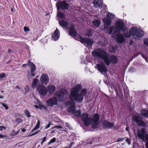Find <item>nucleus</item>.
I'll list each match as a JSON object with an SVG mask.
<instances>
[{
    "label": "nucleus",
    "instance_id": "obj_1",
    "mask_svg": "<svg viewBox=\"0 0 148 148\" xmlns=\"http://www.w3.org/2000/svg\"><path fill=\"white\" fill-rule=\"evenodd\" d=\"M81 88V85L78 84L71 90L70 93L69 95V98L70 100L72 101V103L74 105L75 104V101L79 103L82 102L84 99V96H85L86 94L87 90L84 88L81 90L80 93H79Z\"/></svg>",
    "mask_w": 148,
    "mask_h": 148
},
{
    "label": "nucleus",
    "instance_id": "obj_2",
    "mask_svg": "<svg viewBox=\"0 0 148 148\" xmlns=\"http://www.w3.org/2000/svg\"><path fill=\"white\" fill-rule=\"evenodd\" d=\"M68 92L65 89H62L59 91H56L55 97L48 99L46 102L47 104L49 106H53L57 104V101L62 100L66 95L67 94Z\"/></svg>",
    "mask_w": 148,
    "mask_h": 148
},
{
    "label": "nucleus",
    "instance_id": "obj_3",
    "mask_svg": "<svg viewBox=\"0 0 148 148\" xmlns=\"http://www.w3.org/2000/svg\"><path fill=\"white\" fill-rule=\"evenodd\" d=\"M121 32H123V34L125 37L129 38L131 36H132L136 40L139 39L144 34V32L141 29L138 28L136 27L131 28L129 32L126 31V29H124V31Z\"/></svg>",
    "mask_w": 148,
    "mask_h": 148
},
{
    "label": "nucleus",
    "instance_id": "obj_4",
    "mask_svg": "<svg viewBox=\"0 0 148 148\" xmlns=\"http://www.w3.org/2000/svg\"><path fill=\"white\" fill-rule=\"evenodd\" d=\"M88 116V114L87 113L83 114L81 116V119L84 122L85 125L89 126L91 123L93 128H97L99 124V115L97 114H95L92 119L89 118Z\"/></svg>",
    "mask_w": 148,
    "mask_h": 148
},
{
    "label": "nucleus",
    "instance_id": "obj_5",
    "mask_svg": "<svg viewBox=\"0 0 148 148\" xmlns=\"http://www.w3.org/2000/svg\"><path fill=\"white\" fill-rule=\"evenodd\" d=\"M92 54L94 57L103 59L107 65L110 64L109 55L104 49L100 48L96 49L92 52Z\"/></svg>",
    "mask_w": 148,
    "mask_h": 148
},
{
    "label": "nucleus",
    "instance_id": "obj_6",
    "mask_svg": "<svg viewBox=\"0 0 148 148\" xmlns=\"http://www.w3.org/2000/svg\"><path fill=\"white\" fill-rule=\"evenodd\" d=\"M72 101L70 100L69 101H67L66 103V105L68 106L70 105L71 106L68 109V111L74 114L76 116H79L81 114L80 111L79 110L77 111L75 110V106L76 103L75 102V104L74 105L73 103H72Z\"/></svg>",
    "mask_w": 148,
    "mask_h": 148
},
{
    "label": "nucleus",
    "instance_id": "obj_7",
    "mask_svg": "<svg viewBox=\"0 0 148 148\" xmlns=\"http://www.w3.org/2000/svg\"><path fill=\"white\" fill-rule=\"evenodd\" d=\"M138 137L144 142L148 140V134L144 128H142L138 130L137 133Z\"/></svg>",
    "mask_w": 148,
    "mask_h": 148
},
{
    "label": "nucleus",
    "instance_id": "obj_8",
    "mask_svg": "<svg viewBox=\"0 0 148 148\" xmlns=\"http://www.w3.org/2000/svg\"><path fill=\"white\" fill-rule=\"evenodd\" d=\"M28 65L31 69L30 72L28 71V77H30L31 75V76L33 77H34L36 73L35 72V71L36 70V66L35 64L32 62H31L29 61L28 63L27 64H24L23 65V67H25Z\"/></svg>",
    "mask_w": 148,
    "mask_h": 148
},
{
    "label": "nucleus",
    "instance_id": "obj_9",
    "mask_svg": "<svg viewBox=\"0 0 148 148\" xmlns=\"http://www.w3.org/2000/svg\"><path fill=\"white\" fill-rule=\"evenodd\" d=\"M69 6V4L66 3L65 0L62 1H60L56 3V6L58 10L60 9L62 10L67 9Z\"/></svg>",
    "mask_w": 148,
    "mask_h": 148
},
{
    "label": "nucleus",
    "instance_id": "obj_10",
    "mask_svg": "<svg viewBox=\"0 0 148 148\" xmlns=\"http://www.w3.org/2000/svg\"><path fill=\"white\" fill-rule=\"evenodd\" d=\"M115 25L116 29L120 31H124V29H126V28L123 20L119 19L115 23Z\"/></svg>",
    "mask_w": 148,
    "mask_h": 148
},
{
    "label": "nucleus",
    "instance_id": "obj_11",
    "mask_svg": "<svg viewBox=\"0 0 148 148\" xmlns=\"http://www.w3.org/2000/svg\"><path fill=\"white\" fill-rule=\"evenodd\" d=\"M36 88L39 93L42 95L45 96L47 93V88L44 86L40 84Z\"/></svg>",
    "mask_w": 148,
    "mask_h": 148
},
{
    "label": "nucleus",
    "instance_id": "obj_12",
    "mask_svg": "<svg viewBox=\"0 0 148 148\" xmlns=\"http://www.w3.org/2000/svg\"><path fill=\"white\" fill-rule=\"evenodd\" d=\"M133 119L134 121L136 122L140 126L145 127L146 125L145 123L142 121V118L138 116H134Z\"/></svg>",
    "mask_w": 148,
    "mask_h": 148
},
{
    "label": "nucleus",
    "instance_id": "obj_13",
    "mask_svg": "<svg viewBox=\"0 0 148 148\" xmlns=\"http://www.w3.org/2000/svg\"><path fill=\"white\" fill-rule=\"evenodd\" d=\"M96 68L101 73H106L108 71V69L107 67L103 63L101 64H98L96 65Z\"/></svg>",
    "mask_w": 148,
    "mask_h": 148
},
{
    "label": "nucleus",
    "instance_id": "obj_14",
    "mask_svg": "<svg viewBox=\"0 0 148 148\" xmlns=\"http://www.w3.org/2000/svg\"><path fill=\"white\" fill-rule=\"evenodd\" d=\"M80 41L81 42L84 44H86L89 46H92L93 42V40L91 39H86L82 37H80Z\"/></svg>",
    "mask_w": 148,
    "mask_h": 148
},
{
    "label": "nucleus",
    "instance_id": "obj_15",
    "mask_svg": "<svg viewBox=\"0 0 148 148\" xmlns=\"http://www.w3.org/2000/svg\"><path fill=\"white\" fill-rule=\"evenodd\" d=\"M40 81L42 84H47L49 81V78L47 74H43L41 75Z\"/></svg>",
    "mask_w": 148,
    "mask_h": 148
},
{
    "label": "nucleus",
    "instance_id": "obj_16",
    "mask_svg": "<svg viewBox=\"0 0 148 148\" xmlns=\"http://www.w3.org/2000/svg\"><path fill=\"white\" fill-rule=\"evenodd\" d=\"M116 35V41L118 43H121L125 41L123 36L121 34H119V32L118 34Z\"/></svg>",
    "mask_w": 148,
    "mask_h": 148
},
{
    "label": "nucleus",
    "instance_id": "obj_17",
    "mask_svg": "<svg viewBox=\"0 0 148 148\" xmlns=\"http://www.w3.org/2000/svg\"><path fill=\"white\" fill-rule=\"evenodd\" d=\"M94 6L96 8H101L103 5L102 0H95L93 2Z\"/></svg>",
    "mask_w": 148,
    "mask_h": 148
},
{
    "label": "nucleus",
    "instance_id": "obj_18",
    "mask_svg": "<svg viewBox=\"0 0 148 148\" xmlns=\"http://www.w3.org/2000/svg\"><path fill=\"white\" fill-rule=\"evenodd\" d=\"M104 126L106 128H111L114 125V123L110 122L107 121H105L103 123Z\"/></svg>",
    "mask_w": 148,
    "mask_h": 148
},
{
    "label": "nucleus",
    "instance_id": "obj_19",
    "mask_svg": "<svg viewBox=\"0 0 148 148\" xmlns=\"http://www.w3.org/2000/svg\"><path fill=\"white\" fill-rule=\"evenodd\" d=\"M59 31L58 29H57L54 32L52 35V37L53 40L56 41L60 37V35L58 34Z\"/></svg>",
    "mask_w": 148,
    "mask_h": 148
},
{
    "label": "nucleus",
    "instance_id": "obj_20",
    "mask_svg": "<svg viewBox=\"0 0 148 148\" xmlns=\"http://www.w3.org/2000/svg\"><path fill=\"white\" fill-rule=\"evenodd\" d=\"M47 91L50 94L53 93L56 90L55 86L53 85H49L47 87Z\"/></svg>",
    "mask_w": 148,
    "mask_h": 148
},
{
    "label": "nucleus",
    "instance_id": "obj_21",
    "mask_svg": "<svg viewBox=\"0 0 148 148\" xmlns=\"http://www.w3.org/2000/svg\"><path fill=\"white\" fill-rule=\"evenodd\" d=\"M58 21L60 25L63 27H67L68 25V22L64 20H62L60 21L59 20Z\"/></svg>",
    "mask_w": 148,
    "mask_h": 148
},
{
    "label": "nucleus",
    "instance_id": "obj_22",
    "mask_svg": "<svg viewBox=\"0 0 148 148\" xmlns=\"http://www.w3.org/2000/svg\"><path fill=\"white\" fill-rule=\"evenodd\" d=\"M109 60L110 62H111L114 64H116L118 62V60L117 57L114 56H110V59L109 58Z\"/></svg>",
    "mask_w": 148,
    "mask_h": 148
},
{
    "label": "nucleus",
    "instance_id": "obj_23",
    "mask_svg": "<svg viewBox=\"0 0 148 148\" xmlns=\"http://www.w3.org/2000/svg\"><path fill=\"white\" fill-rule=\"evenodd\" d=\"M69 34L72 37H75L77 36V33L75 29L72 27L70 30Z\"/></svg>",
    "mask_w": 148,
    "mask_h": 148
},
{
    "label": "nucleus",
    "instance_id": "obj_24",
    "mask_svg": "<svg viewBox=\"0 0 148 148\" xmlns=\"http://www.w3.org/2000/svg\"><path fill=\"white\" fill-rule=\"evenodd\" d=\"M39 82V80L37 78L34 79L32 84V86L33 88H34L36 86L37 83Z\"/></svg>",
    "mask_w": 148,
    "mask_h": 148
},
{
    "label": "nucleus",
    "instance_id": "obj_25",
    "mask_svg": "<svg viewBox=\"0 0 148 148\" xmlns=\"http://www.w3.org/2000/svg\"><path fill=\"white\" fill-rule=\"evenodd\" d=\"M141 114L146 117L148 118V110H143L140 112Z\"/></svg>",
    "mask_w": 148,
    "mask_h": 148
},
{
    "label": "nucleus",
    "instance_id": "obj_26",
    "mask_svg": "<svg viewBox=\"0 0 148 148\" xmlns=\"http://www.w3.org/2000/svg\"><path fill=\"white\" fill-rule=\"evenodd\" d=\"M104 23L108 25H110L111 23V21L106 18H105L103 19Z\"/></svg>",
    "mask_w": 148,
    "mask_h": 148
},
{
    "label": "nucleus",
    "instance_id": "obj_27",
    "mask_svg": "<svg viewBox=\"0 0 148 148\" xmlns=\"http://www.w3.org/2000/svg\"><path fill=\"white\" fill-rule=\"evenodd\" d=\"M92 23L94 26L97 27L100 25V22L98 20L96 19L92 21Z\"/></svg>",
    "mask_w": 148,
    "mask_h": 148
},
{
    "label": "nucleus",
    "instance_id": "obj_28",
    "mask_svg": "<svg viewBox=\"0 0 148 148\" xmlns=\"http://www.w3.org/2000/svg\"><path fill=\"white\" fill-rule=\"evenodd\" d=\"M107 17L111 20L113 19L115 17V15L110 12L107 13Z\"/></svg>",
    "mask_w": 148,
    "mask_h": 148
},
{
    "label": "nucleus",
    "instance_id": "obj_29",
    "mask_svg": "<svg viewBox=\"0 0 148 148\" xmlns=\"http://www.w3.org/2000/svg\"><path fill=\"white\" fill-rule=\"evenodd\" d=\"M94 31L91 30H88L87 31L86 34V35L88 36H92L93 35Z\"/></svg>",
    "mask_w": 148,
    "mask_h": 148
},
{
    "label": "nucleus",
    "instance_id": "obj_30",
    "mask_svg": "<svg viewBox=\"0 0 148 148\" xmlns=\"http://www.w3.org/2000/svg\"><path fill=\"white\" fill-rule=\"evenodd\" d=\"M57 15L60 18H64L65 16V15L64 13H62L60 12H58Z\"/></svg>",
    "mask_w": 148,
    "mask_h": 148
},
{
    "label": "nucleus",
    "instance_id": "obj_31",
    "mask_svg": "<svg viewBox=\"0 0 148 148\" xmlns=\"http://www.w3.org/2000/svg\"><path fill=\"white\" fill-rule=\"evenodd\" d=\"M40 121L39 120H38V122L36 124V126L32 130V132H33L34 130H35L38 129L40 127Z\"/></svg>",
    "mask_w": 148,
    "mask_h": 148
},
{
    "label": "nucleus",
    "instance_id": "obj_32",
    "mask_svg": "<svg viewBox=\"0 0 148 148\" xmlns=\"http://www.w3.org/2000/svg\"><path fill=\"white\" fill-rule=\"evenodd\" d=\"M24 113L28 117H30L31 116L30 113L29 111L28 110H25L24 111Z\"/></svg>",
    "mask_w": 148,
    "mask_h": 148
},
{
    "label": "nucleus",
    "instance_id": "obj_33",
    "mask_svg": "<svg viewBox=\"0 0 148 148\" xmlns=\"http://www.w3.org/2000/svg\"><path fill=\"white\" fill-rule=\"evenodd\" d=\"M0 104H2V106L5 108V110H7L8 109V107L6 104L4 103H2L1 102H0Z\"/></svg>",
    "mask_w": 148,
    "mask_h": 148
},
{
    "label": "nucleus",
    "instance_id": "obj_34",
    "mask_svg": "<svg viewBox=\"0 0 148 148\" xmlns=\"http://www.w3.org/2000/svg\"><path fill=\"white\" fill-rule=\"evenodd\" d=\"M56 139L55 138H53L48 143V144L55 142L56 141Z\"/></svg>",
    "mask_w": 148,
    "mask_h": 148
},
{
    "label": "nucleus",
    "instance_id": "obj_35",
    "mask_svg": "<svg viewBox=\"0 0 148 148\" xmlns=\"http://www.w3.org/2000/svg\"><path fill=\"white\" fill-rule=\"evenodd\" d=\"M19 131L16 132L14 130H13L12 133V135L14 136L16 135L18 132Z\"/></svg>",
    "mask_w": 148,
    "mask_h": 148
},
{
    "label": "nucleus",
    "instance_id": "obj_36",
    "mask_svg": "<svg viewBox=\"0 0 148 148\" xmlns=\"http://www.w3.org/2000/svg\"><path fill=\"white\" fill-rule=\"evenodd\" d=\"M16 121L17 124H19L23 122L22 120L20 118H17L16 120Z\"/></svg>",
    "mask_w": 148,
    "mask_h": 148
},
{
    "label": "nucleus",
    "instance_id": "obj_37",
    "mask_svg": "<svg viewBox=\"0 0 148 148\" xmlns=\"http://www.w3.org/2000/svg\"><path fill=\"white\" fill-rule=\"evenodd\" d=\"M144 43L145 45L148 46V38H146L144 39Z\"/></svg>",
    "mask_w": 148,
    "mask_h": 148
},
{
    "label": "nucleus",
    "instance_id": "obj_38",
    "mask_svg": "<svg viewBox=\"0 0 148 148\" xmlns=\"http://www.w3.org/2000/svg\"><path fill=\"white\" fill-rule=\"evenodd\" d=\"M25 92L26 93H28L29 91V87L28 86L26 85L25 88Z\"/></svg>",
    "mask_w": 148,
    "mask_h": 148
},
{
    "label": "nucleus",
    "instance_id": "obj_39",
    "mask_svg": "<svg viewBox=\"0 0 148 148\" xmlns=\"http://www.w3.org/2000/svg\"><path fill=\"white\" fill-rule=\"evenodd\" d=\"M6 76L5 74L4 73H2L0 74V79L4 78Z\"/></svg>",
    "mask_w": 148,
    "mask_h": 148
},
{
    "label": "nucleus",
    "instance_id": "obj_40",
    "mask_svg": "<svg viewBox=\"0 0 148 148\" xmlns=\"http://www.w3.org/2000/svg\"><path fill=\"white\" fill-rule=\"evenodd\" d=\"M113 29V27H110L109 29V34H111L112 33Z\"/></svg>",
    "mask_w": 148,
    "mask_h": 148
},
{
    "label": "nucleus",
    "instance_id": "obj_41",
    "mask_svg": "<svg viewBox=\"0 0 148 148\" xmlns=\"http://www.w3.org/2000/svg\"><path fill=\"white\" fill-rule=\"evenodd\" d=\"M126 141L127 143L129 145H130L131 144L130 140L128 138H126Z\"/></svg>",
    "mask_w": 148,
    "mask_h": 148
},
{
    "label": "nucleus",
    "instance_id": "obj_42",
    "mask_svg": "<svg viewBox=\"0 0 148 148\" xmlns=\"http://www.w3.org/2000/svg\"><path fill=\"white\" fill-rule=\"evenodd\" d=\"M125 138H125H119L118 139V140L117 141V142H119L121 141H122Z\"/></svg>",
    "mask_w": 148,
    "mask_h": 148
},
{
    "label": "nucleus",
    "instance_id": "obj_43",
    "mask_svg": "<svg viewBox=\"0 0 148 148\" xmlns=\"http://www.w3.org/2000/svg\"><path fill=\"white\" fill-rule=\"evenodd\" d=\"M107 43V41L105 40V38H104V42L103 43L101 42V43L102 45L105 46L106 44Z\"/></svg>",
    "mask_w": 148,
    "mask_h": 148
},
{
    "label": "nucleus",
    "instance_id": "obj_44",
    "mask_svg": "<svg viewBox=\"0 0 148 148\" xmlns=\"http://www.w3.org/2000/svg\"><path fill=\"white\" fill-rule=\"evenodd\" d=\"M66 127H68V128H69V129H71V127L69 123H66Z\"/></svg>",
    "mask_w": 148,
    "mask_h": 148
},
{
    "label": "nucleus",
    "instance_id": "obj_45",
    "mask_svg": "<svg viewBox=\"0 0 148 148\" xmlns=\"http://www.w3.org/2000/svg\"><path fill=\"white\" fill-rule=\"evenodd\" d=\"M24 31L25 32L28 31L29 30V28L26 27H24Z\"/></svg>",
    "mask_w": 148,
    "mask_h": 148
},
{
    "label": "nucleus",
    "instance_id": "obj_46",
    "mask_svg": "<svg viewBox=\"0 0 148 148\" xmlns=\"http://www.w3.org/2000/svg\"><path fill=\"white\" fill-rule=\"evenodd\" d=\"M40 132V130H38V131H37L36 132H34V133H33L32 134V135H31V136H33V135H35V134H38V133Z\"/></svg>",
    "mask_w": 148,
    "mask_h": 148
},
{
    "label": "nucleus",
    "instance_id": "obj_47",
    "mask_svg": "<svg viewBox=\"0 0 148 148\" xmlns=\"http://www.w3.org/2000/svg\"><path fill=\"white\" fill-rule=\"evenodd\" d=\"M51 124V123H49V124H48V125H47V126H46V127H45V128L47 129V128H48L50 126Z\"/></svg>",
    "mask_w": 148,
    "mask_h": 148
},
{
    "label": "nucleus",
    "instance_id": "obj_48",
    "mask_svg": "<svg viewBox=\"0 0 148 148\" xmlns=\"http://www.w3.org/2000/svg\"><path fill=\"white\" fill-rule=\"evenodd\" d=\"M2 128H3V129L5 130L6 129L5 127L3 126H0V130L1 131H2Z\"/></svg>",
    "mask_w": 148,
    "mask_h": 148
},
{
    "label": "nucleus",
    "instance_id": "obj_49",
    "mask_svg": "<svg viewBox=\"0 0 148 148\" xmlns=\"http://www.w3.org/2000/svg\"><path fill=\"white\" fill-rule=\"evenodd\" d=\"M145 142H146L145 143L146 148H148V140L147 141H145Z\"/></svg>",
    "mask_w": 148,
    "mask_h": 148
},
{
    "label": "nucleus",
    "instance_id": "obj_50",
    "mask_svg": "<svg viewBox=\"0 0 148 148\" xmlns=\"http://www.w3.org/2000/svg\"><path fill=\"white\" fill-rule=\"evenodd\" d=\"M56 128H62V127L60 126H56Z\"/></svg>",
    "mask_w": 148,
    "mask_h": 148
},
{
    "label": "nucleus",
    "instance_id": "obj_51",
    "mask_svg": "<svg viewBox=\"0 0 148 148\" xmlns=\"http://www.w3.org/2000/svg\"><path fill=\"white\" fill-rule=\"evenodd\" d=\"M6 136H4L2 134H0V138H2L4 137H5Z\"/></svg>",
    "mask_w": 148,
    "mask_h": 148
},
{
    "label": "nucleus",
    "instance_id": "obj_52",
    "mask_svg": "<svg viewBox=\"0 0 148 148\" xmlns=\"http://www.w3.org/2000/svg\"><path fill=\"white\" fill-rule=\"evenodd\" d=\"M46 137H44L42 138V141H43V142H45V140H46Z\"/></svg>",
    "mask_w": 148,
    "mask_h": 148
},
{
    "label": "nucleus",
    "instance_id": "obj_53",
    "mask_svg": "<svg viewBox=\"0 0 148 148\" xmlns=\"http://www.w3.org/2000/svg\"><path fill=\"white\" fill-rule=\"evenodd\" d=\"M133 41L132 40H130V41L129 42L130 44V45H132L133 44Z\"/></svg>",
    "mask_w": 148,
    "mask_h": 148
},
{
    "label": "nucleus",
    "instance_id": "obj_54",
    "mask_svg": "<svg viewBox=\"0 0 148 148\" xmlns=\"http://www.w3.org/2000/svg\"><path fill=\"white\" fill-rule=\"evenodd\" d=\"M126 130L128 132H129L130 130L127 127H126L125 128Z\"/></svg>",
    "mask_w": 148,
    "mask_h": 148
},
{
    "label": "nucleus",
    "instance_id": "obj_55",
    "mask_svg": "<svg viewBox=\"0 0 148 148\" xmlns=\"http://www.w3.org/2000/svg\"><path fill=\"white\" fill-rule=\"evenodd\" d=\"M16 88H18V89H19V90H20L21 89V88H20L19 87V86H18V85H17L16 86V87H15Z\"/></svg>",
    "mask_w": 148,
    "mask_h": 148
},
{
    "label": "nucleus",
    "instance_id": "obj_56",
    "mask_svg": "<svg viewBox=\"0 0 148 148\" xmlns=\"http://www.w3.org/2000/svg\"><path fill=\"white\" fill-rule=\"evenodd\" d=\"M26 129H25L24 128H23L21 129V131L23 132H24L26 131Z\"/></svg>",
    "mask_w": 148,
    "mask_h": 148
},
{
    "label": "nucleus",
    "instance_id": "obj_57",
    "mask_svg": "<svg viewBox=\"0 0 148 148\" xmlns=\"http://www.w3.org/2000/svg\"><path fill=\"white\" fill-rule=\"evenodd\" d=\"M73 143H72L71 144V145L68 147H65L64 148H71V146L73 145Z\"/></svg>",
    "mask_w": 148,
    "mask_h": 148
},
{
    "label": "nucleus",
    "instance_id": "obj_58",
    "mask_svg": "<svg viewBox=\"0 0 148 148\" xmlns=\"http://www.w3.org/2000/svg\"><path fill=\"white\" fill-rule=\"evenodd\" d=\"M112 50L111 51V52L112 53L114 52L115 51V50H114V48H112Z\"/></svg>",
    "mask_w": 148,
    "mask_h": 148
},
{
    "label": "nucleus",
    "instance_id": "obj_59",
    "mask_svg": "<svg viewBox=\"0 0 148 148\" xmlns=\"http://www.w3.org/2000/svg\"><path fill=\"white\" fill-rule=\"evenodd\" d=\"M8 51L9 53H11L12 52V50L10 49H8Z\"/></svg>",
    "mask_w": 148,
    "mask_h": 148
},
{
    "label": "nucleus",
    "instance_id": "obj_60",
    "mask_svg": "<svg viewBox=\"0 0 148 148\" xmlns=\"http://www.w3.org/2000/svg\"><path fill=\"white\" fill-rule=\"evenodd\" d=\"M55 130H53L51 132V133H55Z\"/></svg>",
    "mask_w": 148,
    "mask_h": 148
},
{
    "label": "nucleus",
    "instance_id": "obj_61",
    "mask_svg": "<svg viewBox=\"0 0 148 148\" xmlns=\"http://www.w3.org/2000/svg\"><path fill=\"white\" fill-rule=\"evenodd\" d=\"M34 106L36 108H38V106H37V105H35Z\"/></svg>",
    "mask_w": 148,
    "mask_h": 148
},
{
    "label": "nucleus",
    "instance_id": "obj_62",
    "mask_svg": "<svg viewBox=\"0 0 148 148\" xmlns=\"http://www.w3.org/2000/svg\"><path fill=\"white\" fill-rule=\"evenodd\" d=\"M4 98L3 96H0V99H3Z\"/></svg>",
    "mask_w": 148,
    "mask_h": 148
},
{
    "label": "nucleus",
    "instance_id": "obj_63",
    "mask_svg": "<svg viewBox=\"0 0 148 148\" xmlns=\"http://www.w3.org/2000/svg\"><path fill=\"white\" fill-rule=\"evenodd\" d=\"M56 128V126H54L52 127V129Z\"/></svg>",
    "mask_w": 148,
    "mask_h": 148
},
{
    "label": "nucleus",
    "instance_id": "obj_64",
    "mask_svg": "<svg viewBox=\"0 0 148 148\" xmlns=\"http://www.w3.org/2000/svg\"><path fill=\"white\" fill-rule=\"evenodd\" d=\"M141 55L142 56L143 58H145L144 57V56H143V54L142 53H141Z\"/></svg>",
    "mask_w": 148,
    "mask_h": 148
}]
</instances>
